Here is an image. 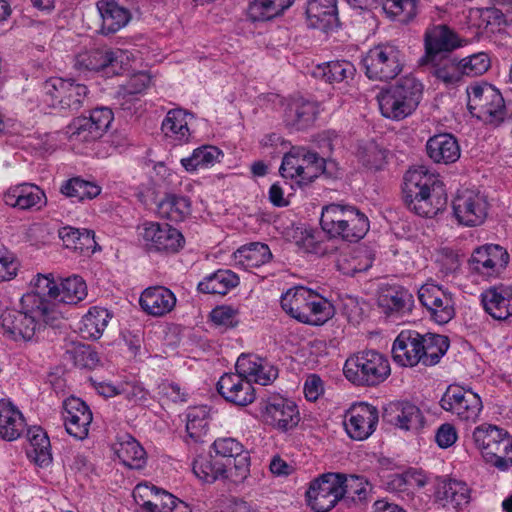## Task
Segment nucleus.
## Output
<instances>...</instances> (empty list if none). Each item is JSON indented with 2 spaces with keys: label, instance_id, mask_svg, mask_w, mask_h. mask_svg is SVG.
Returning <instances> with one entry per match:
<instances>
[{
  "label": "nucleus",
  "instance_id": "obj_1",
  "mask_svg": "<svg viewBox=\"0 0 512 512\" xmlns=\"http://www.w3.org/2000/svg\"><path fill=\"white\" fill-rule=\"evenodd\" d=\"M439 183L438 176L425 166L409 169L403 185L404 200L409 210L425 218H432L442 211L446 198L435 191Z\"/></svg>",
  "mask_w": 512,
  "mask_h": 512
},
{
  "label": "nucleus",
  "instance_id": "obj_2",
  "mask_svg": "<svg viewBox=\"0 0 512 512\" xmlns=\"http://www.w3.org/2000/svg\"><path fill=\"white\" fill-rule=\"evenodd\" d=\"M320 225L330 238L357 242L369 231L367 216L354 206L331 203L322 207Z\"/></svg>",
  "mask_w": 512,
  "mask_h": 512
},
{
  "label": "nucleus",
  "instance_id": "obj_3",
  "mask_svg": "<svg viewBox=\"0 0 512 512\" xmlns=\"http://www.w3.org/2000/svg\"><path fill=\"white\" fill-rule=\"evenodd\" d=\"M423 90V84L416 77L400 78L377 96L381 114L391 120L405 119L417 109Z\"/></svg>",
  "mask_w": 512,
  "mask_h": 512
},
{
  "label": "nucleus",
  "instance_id": "obj_4",
  "mask_svg": "<svg viewBox=\"0 0 512 512\" xmlns=\"http://www.w3.org/2000/svg\"><path fill=\"white\" fill-rule=\"evenodd\" d=\"M472 439L486 462L500 470L512 467V437L506 430L484 423L474 429Z\"/></svg>",
  "mask_w": 512,
  "mask_h": 512
},
{
  "label": "nucleus",
  "instance_id": "obj_5",
  "mask_svg": "<svg viewBox=\"0 0 512 512\" xmlns=\"http://www.w3.org/2000/svg\"><path fill=\"white\" fill-rule=\"evenodd\" d=\"M324 171L325 159L303 146L292 147L284 154L279 168L284 179L300 188L312 184Z\"/></svg>",
  "mask_w": 512,
  "mask_h": 512
},
{
  "label": "nucleus",
  "instance_id": "obj_6",
  "mask_svg": "<svg viewBox=\"0 0 512 512\" xmlns=\"http://www.w3.org/2000/svg\"><path fill=\"white\" fill-rule=\"evenodd\" d=\"M37 303L40 302L36 296L23 295L21 310L8 311L2 315V327L8 337L15 341H30L40 322L48 323L55 319V316H49L35 308Z\"/></svg>",
  "mask_w": 512,
  "mask_h": 512
},
{
  "label": "nucleus",
  "instance_id": "obj_7",
  "mask_svg": "<svg viewBox=\"0 0 512 512\" xmlns=\"http://www.w3.org/2000/svg\"><path fill=\"white\" fill-rule=\"evenodd\" d=\"M347 380L355 385L375 386L391 373L389 360L375 350L359 352L349 357L343 368Z\"/></svg>",
  "mask_w": 512,
  "mask_h": 512
},
{
  "label": "nucleus",
  "instance_id": "obj_8",
  "mask_svg": "<svg viewBox=\"0 0 512 512\" xmlns=\"http://www.w3.org/2000/svg\"><path fill=\"white\" fill-rule=\"evenodd\" d=\"M466 93L468 110L474 117L491 124H498L504 119V98L495 86L476 81L467 86Z\"/></svg>",
  "mask_w": 512,
  "mask_h": 512
},
{
  "label": "nucleus",
  "instance_id": "obj_9",
  "mask_svg": "<svg viewBox=\"0 0 512 512\" xmlns=\"http://www.w3.org/2000/svg\"><path fill=\"white\" fill-rule=\"evenodd\" d=\"M510 261L506 249L497 244H484L476 247L468 261V276L473 282L495 280L504 273Z\"/></svg>",
  "mask_w": 512,
  "mask_h": 512
},
{
  "label": "nucleus",
  "instance_id": "obj_10",
  "mask_svg": "<svg viewBox=\"0 0 512 512\" xmlns=\"http://www.w3.org/2000/svg\"><path fill=\"white\" fill-rule=\"evenodd\" d=\"M43 102L52 108L78 111L84 104L88 89L72 79L53 77L43 84Z\"/></svg>",
  "mask_w": 512,
  "mask_h": 512
},
{
  "label": "nucleus",
  "instance_id": "obj_11",
  "mask_svg": "<svg viewBox=\"0 0 512 512\" xmlns=\"http://www.w3.org/2000/svg\"><path fill=\"white\" fill-rule=\"evenodd\" d=\"M365 73L373 80H390L402 70L403 55L392 44H380L369 49L362 59Z\"/></svg>",
  "mask_w": 512,
  "mask_h": 512
},
{
  "label": "nucleus",
  "instance_id": "obj_12",
  "mask_svg": "<svg viewBox=\"0 0 512 512\" xmlns=\"http://www.w3.org/2000/svg\"><path fill=\"white\" fill-rule=\"evenodd\" d=\"M139 241L148 252L173 254L185 245L183 234L168 223L145 221L139 227Z\"/></svg>",
  "mask_w": 512,
  "mask_h": 512
},
{
  "label": "nucleus",
  "instance_id": "obj_13",
  "mask_svg": "<svg viewBox=\"0 0 512 512\" xmlns=\"http://www.w3.org/2000/svg\"><path fill=\"white\" fill-rule=\"evenodd\" d=\"M212 448L216 456L225 459L228 469V483L239 485L250 475L251 458L250 453L244 445L235 438H217Z\"/></svg>",
  "mask_w": 512,
  "mask_h": 512
},
{
  "label": "nucleus",
  "instance_id": "obj_14",
  "mask_svg": "<svg viewBox=\"0 0 512 512\" xmlns=\"http://www.w3.org/2000/svg\"><path fill=\"white\" fill-rule=\"evenodd\" d=\"M112 121L111 109L96 108L89 117H78L67 126V138L73 146L94 142L103 136Z\"/></svg>",
  "mask_w": 512,
  "mask_h": 512
},
{
  "label": "nucleus",
  "instance_id": "obj_15",
  "mask_svg": "<svg viewBox=\"0 0 512 512\" xmlns=\"http://www.w3.org/2000/svg\"><path fill=\"white\" fill-rule=\"evenodd\" d=\"M340 473H325L313 479L306 491L308 506L315 512H328L343 498Z\"/></svg>",
  "mask_w": 512,
  "mask_h": 512
},
{
  "label": "nucleus",
  "instance_id": "obj_16",
  "mask_svg": "<svg viewBox=\"0 0 512 512\" xmlns=\"http://www.w3.org/2000/svg\"><path fill=\"white\" fill-rule=\"evenodd\" d=\"M453 215L460 225L476 227L484 223L489 203L486 196L475 189L459 190L452 202Z\"/></svg>",
  "mask_w": 512,
  "mask_h": 512
},
{
  "label": "nucleus",
  "instance_id": "obj_17",
  "mask_svg": "<svg viewBox=\"0 0 512 512\" xmlns=\"http://www.w3.org/2000/svg\"><path fill=\"white\" fill-rule=\"evenodd\" d=\"M261 416L267 425L281 432L293 430L301 419L297 404L281 395H271L262 400Z\"/></svg>",
  "mask_w": 512,
  "mask_h": 512
},
{
  "label": "nucleus",
  "instance_id": "obj_18",
  "mask_svg": "<svg viewBox=\"0 0 512 512\" xmlns=\"http://www.w3.org/2000/svg\"><path fill=\"white\" fill-rule=\"evenodd\" d=\"M440 404L445 411L466 422H475L483 408L480 396L470 388L460 385H450Z\"/></svg>",
  "mask_w": 512,
  "mask_h": 512
},
{
  "label": "nucleus",
  "instance_id": "obj_19",
  "mask_svg": "<svg viewBox=\"0 0 512 512\" xmlns=\"http://www.w3.org/2000/svg\"><path fill=\"white\" fill-rule=\"evenodd\" d=\"M418 299L438 324H446L455 316L453 295L443 286L433 282L423 284L418 290Z\"/></svg>",
  "mask_w": 512,
  "mask_h": 512
},
{
  "label": "nucleus",
  "instance_id": "obj_20",
  "mask_svg": "<svg viewBox=\"0 0 512 512\" xmlns=\"http://www.w3.org/2000/svg\"><path fill=\"white\" fill-rule=\"evenodd\" d=\"M379 421L378 409L366 402L353 403L344 413L343 426L352 440L368 439L376 430Z\"/></svg>",
  "mask_w": 512,
  "mask_h": 512
},
{
  "label": "nucleus",
  "instance_id": "obj_21",
  "mask_svg": "<svg viewBox=\"0 0 512 512\" xmlns=\"http://www.w3.org/2000/svg\"><path fill=\"white\" fill-rule=\"evenodd\" d=\"M468 44V40L461 38L447 25H433L424 33L425 54L422 57L424 64L434 63L436 57L442 53H450Z\"/></svg>",
  "mask_w": 512,
  "mask_h": 512
},
{
  "label": "nucleus",
  "instance_id": "obj_22",
  "mask_svg": "<svg viewBox=\"0 0 512 512\" xmlns=\"http://www.w3.org/2000/svg\"><path fill=\"white\" fill-rule=\"evenodd\" d=\"M472 488L463 480L441 477L437 480L434 500L445 509L464 512L473 500Z\"/></svg>",
  "mask_w": 512,
  "mask_h": 512
},
{
  "label": "nucleus",
  "instance_id": "obj_23",
  "mask_svg": "<svg viewBox=\"0 0 512 512\" xmlns=\"http://www.w3.org/2000/svg\"><path fill=\"white\" fill-rule=\"evenodd\" d=\"M377 305L382 315L395 322L411 313L414 297L401 286H384L378 292Z\"/></svg>",
  "mask_w": 512,
  "mask_h": 512
},
{
  "label": "nucleus",
  "instance_id": "obj_24",
  "mask_svg": "<svg viewBox=\"0 0 512 512\" xmlns=\"http://www.w3.org/2000/svg\"><path fill=\"white\" fill-rule=\"evenodd\" d=\"M62 418L66 432L77 440H84L89 434L93 419L88 405L78 397H69L63 403Z\"/></svg>",
  "mask_w": 512,
  "mask_h": 512
},
{
  "label": "nucleus",
  "instance_id": "obj_25",
  "mask_svg": "<svg viewBox=\"0 0 512 512\" xmlns=\"http://www.w3.org/2000/svg\"><path fill=\"white\" fill-rule=\"evenodd\" d=\"M219 394L228 402L235 405L246 406L255 399V390L242 373H227L217 382Z\"/></svg>",
  "mask_w": 512,
  "mask_h": 512
},
{
  "label": "nucleus",
  "instance_id": "obj_26",
  "mask_svg": "<svg viewBox=\"0 0 512 512\" xmlns=\"http://www.w3.org/2000/svg\"><path fill=\"white\" fill-rule=\"evenodd\" d=\"M192 119V114L181 108L169 110L161 124L165 141L174 146L187 144L192 136L190 129Z\"/></svg>",
  "mask_w": 512,
  "mask_h": 512
},
{
  "label": "nucleus",
  "instance_id": "obj_27",
  "mask_svg": "<svg viewBox=\"0 0 512 512\" xmlns=\"http://www.w3.org/2000/svg\"><path fill=\"white\" fill-rule=\"evenodd\" d=\"M236 371L260 385L271 384L278 377V369L270 361L255 354H242L236 362Z\"/></svg>",
  "mask_w": 512,
  "mask_h": 512
},
{
  "label": "nucleus",
  "instance_id": "obj_28",
  "mask_svg": "<svg viewBox=\"0 0 512 512\" xmlns=\"http://www.w3.org/2000/svg\"><path fill=\"white\" fill-rule=\"evenodd\" d=\"M484 310L496 320L512 316V285L496 284L481 293Z\"/></svg>",
  "mask_w": 512,
  "mask_h": 512
},
{
  "label": "nucleus",
  "instance_id": "obj_29",
  "mask_svg": "<svg viewBox=\"0 0 512 512\" xmlns=\"http://www.w3.org/2000/svg\"><path fill=\"white\" fill-rule=\"evenodd\" d=\"M393 417L391 422L398 429L417 434L427 425L424 410L410 401H398L391 406Z\"/></svg>",
  "mask_w": 512,
  "mask_h": 512
},
{
  "label": "nucleus",
  "instance_id": "obj_30",
  "mask_svg": "<svg viewBox=\"0 0 512 512\" xmlns=\"http://www.w3.org/2000/svg\"><path fill=\"white\" fill-rule=\"evenodd\" d=\"M177 302L175 294L164 286L146 288L140 295L142 310L151 316L161 317L170 313Z\"/></svg>",
  "mask_w": 512,
  "mask_h": 512
},
{
  "label": "nucleus",
  "instance_id": "obj_31",
  "mask_svg": "<svg viewBox=\"0 0 512 512\" xmlns=\"http://www.w3.org/2000/svg\"><path fill=\"white\" fill-rule=\"evenodd\" d=\"M4 201L7 205L22 210H39L46 205L47 198L44 191L39 186L31 183H23L9 188L4 195Z\"/></svg>",
  "mask_w": 512,
  "mask_h": 512
},
{
  "label": "nucleus",
  "instance_id": "obj_32",
  "mask_svg": "<svg viewBox=\"0 0 512 512\" xmlns=\"http://www.w3.org/2000/svg\"><path fill=\"white\" fill-rule=\"evenodd\" d=\"M420 334L416 331H402L394 340L392 356L403 367H413L421 361Z\"/></svg>",
  "mask_w": 512,
  "mask_h": 512
},
{
  "label": "nucleus",
  "instance_id": "obj_33",
  "mask_svg": "<svg viewBox=\"0 0 512 512\" xmlns=\"http://www.w3.org/2000/svg\"><path fill=\"white\" fill-rule=\"evenodd\" d=\"M427 154L439 164H450L460 158V146L457 139L448 133L434 135L426 144Z\"/></svg>",
  "mask_w": 512,
  "mask_h": 512
},
{
  "label": "nucleus",
  "instance_id": "obj_34",
  "mask_svg": "<svg viewBox=\"0 0 512 512\" xmlns=\"http://www.w3.org/2000/svg\"><path fill=\"white\" fill-rule=\"evenodd\" d=\"M318 114L319 106L317 103L297 98L287 105L284 120L291 127L305 129L314 123Z\"/></svg>",
  "mask_w": 512,
  "mask_h": 512
},
{
  "label": "nucleus",
  "instance_id": "obj_35",
  "mask_svg": "<svg viewBox=\"0 0 512 512\" xmlns=\"http://www.w3.org/2000/svg\"><path fill=\"white\" fill-rule=\"evenodd\" d=\"M96 6L101 17V32L103 34L119 31L130 20L129 11L114 0H99Z\"/></svg>",
  "mask_w": 512,
  "mask_h": 512
},
{
  "label": "nucleus",
  "instance_id": "obj_36",
  "mask_svg": "<svg viewBox=\"0 0 512 512\" xmlns=\"http://www.w3.org/2000/svg\"><path fill=\"white\" fill-rule=\"evenodd\" d=\"M26 423L21 411L10 401L0 400V437L7 441L18 439Z\"/></svg>",
  "mask_w": 512,
  "mask_h": 512
},
{
  "label": "nucleus",
  "instance_id": "obj_37",
  "mask_svg": "<svg viewBox=\"0 0 512 512\" xmlns=\"http://www.w3.org/2000/svg\"><path fill=\"white\" fill-rule=\"evenodd\" d=\"M336 0H308L306 15L308 26L327 30L337 20Z\"/></svg>",
  "mask_w": 512,
  "mask_h": 512
},
{
  "label": "nucleus",
  "instance_id": "obj_38",
  "mask_svg": "<svg viewBox=\"0 0 512 512\" xmlns=\"http://www.w3.org/2000/svg\"><path fill=\"white\" fill-rule=\"evenodd\" d=\"M224 157L223 151L214 145H201L195 148L191 155L182 158L180 163L185 171L196 173L199 170L210 169L220 163Z\"/></svg>",
  "mask_w": 512,
  "mask_h": 512
},
{
  "label": "nucleus",
  "instance_id": "obj_39",
  "mask_svg": "<svg viewBox=\"0 0 512 512\" xmlns=\"http://www.w3.org/2000/svg\"><path fill=\"white\" fill-rule=\"evenodd\" d=\"M33 290L26 293L25 295H34L39 300V304H36L38 310H41L49 316H54L53 305L50 300L56 301V294L58 292V285L52 274L42 275L38 274L31 281Z\"/></svg>",
  "mask_w": 512,
  "mask_h": 512
},
{
  "label": "nucleus",
  "instance_id": "obj_40",
  "mask_svg": "<svg viewBox=\"0 0 512 512\" xmlns=\"http://www.w3.org/2000/svg\"><path fill=\"white\" fill-rule=\"evenodd\" d=\"M114 451L121 463L130 469H141L146 464V452L131 435L119 437Z\"/></svg>",
  "mask_w": 512,
  "mask_h": 512
},
{
  "label": "nucleus",
  "instance_id": "obj_41",
  "mask_svg": "<svg viewBox=\"0 0 512 512\" xmlns=\"http://www.w3.org/2000/svg\"><path fill=\"white\" fill-rule=\"evenodd\" d=\"M28 457L39 467L46 468L52 463L50 440L46 432L39 426L28 429Z\"/></svg>",
  "mask_w": 512,
  "mask_h": 512
},
{
  "label": "nucleus",
  "instance_id": "obj_42",
  "mask_svg": "<svg viewBox=\"0 0 512 512\" xmlns=\"http://www.w3.org/2000/svg\"><path fill=\"white\" fill-rule=\"evenodd\" d=\"M374 258L371 251L365 247H358L347 252H342L336 262L338 270L348 276L367 271L373 264Z\"/></svg>",
  "mask_w": 512,
  "mask_h": 512
},
{
  "label": "nucleus",
  "instance_id": "obj_43",
  "mask_svg": "<svg viewBox=\"0 0 512 512\" xmlns=\"http://www.w3.org/2000/svg\"><path fill=\"white\" fill-rule=\"evenodd\" d=\"M295 0H251L247 17L253 22H265L282 16Z\"/></svg>",
  "mask_w": 512,
  "mask_h": 512
},
{
  "label": "nucleus",
  "instance_id": "obj_44",
  "mask_svg": "<svg viewBox=\"0 0 512 512\" xmlns=\"http://www.w3.org/2000/svg\"><path fill=\"white\" fill-rule=\"evenodd\" d=\"M239 276L229 269H219L205 276L198 283V290L206 294L226 295L238 286Z\"/></svg>",
  "mask_w": 512,
  "mask_h": 512
},
{
  "label": "nucleus",
  "instance_id": "obj_45",
  "mask_svg": "<svg viewBox=\"0 0 512 512\" xmlns=\"http://www.w3.org/2000/svg\"><path fill=\"white\" fill-rule=\"evenodd\" d=\"M272 253L268 245L260 242H253L238 248L233 253L236 265L251 269L260 267L270 261Z\"/></svg>",
  "mask_w": 512,
  "mask_h": 512
},
{
  "label": "nucleus",
  "instance_id": "obj_46",
  "mask_svg": "<svg viewBox=\"0 0 512 512\" xmlns=\"http://www.w3.org/2000/svg\"><path fill=\"white\" fill-rule=\"evenodd\" d=\"M312 293V290L303 286L290 288L281 297V307L291 317L303 323Z\"/></svg>",
  "mask_w": 512,
  "mask_h": 512
},
{
  "label": "nucleus",
  "instance_id": "obj_47",
  "mask_svg": "<svg viewBox=\"0 0 512 512\" xmlns=\"http://www.w3.org/2000/svg\"><path fill=\"white\" fill-rule=\"evenodd\" d=\"M192 470L195 476L205 483L222 480L228 483L227 465L211 456L200 455L193 461Z\"/></svg>",
  "mask_w": 512,
  "mask_h": 512
},
{
  "label": "nucleus",
  "instance_id": "obj_48",
  "mask_svg": "<svg viewBox=\"0 0 512 512\" xmlns=\"http://www.w3.org/2000/svg\"><path fill=\"white\" fill-rule=\"evenodd\" d=\"M152 83V76L145 71L132 74L117 91V99L125 107L142 96Z\"/></svg>",
  "mask_w": 512,
  "mask_h": 512
},
{
  "label": "nucleus",
  "instance_id": "obj_49",
  "mask_svg": "<svg viewBox=\"0 0 512 512\" xmlns=\"http://www.w3.org/2000/svg\"><path fill=\"white\" fill-rule=\"evenodd\" d=\"M108 46H102L78 53L74 68L81 72H105L108 75Z\"/></svg>",
  "mask_w": 512,
  "mask_h": 512
},
{
  "label": "nucleus",
  "instance_id": "obj_50",
  "mask_svg": "<svg viewBox=\"0 0 512 512\" xmlns=\"http://www.w3.org/2000/svg\"><path fill=\"white\" fill-rule=\"evenodd\" d=\"M355 72L356 69L351 62L342 60L317 65L313 75L330 84H335L347 83L350 79H353Z\"/></svg>",
  "mask_w": 512,
  "mask_h": 512
},
{
  "label": "nucleus",
  "instance_id": "obj_51",
  "mask_svg": "<svg viewBox=\"0 0 512 512\" xmlns=\"http://www.w3.org/2000/svg\"><path fill=\"white\" fill-rule=\"evenodd\" d=\"M421 361L425 366L436 365L449 348V340L439 334H420Z\"/></svg>",
  "mask_w": 512,
  "mask_h": 512
},
{
  "label": "nucleus",
  "instance_id": "obj_52",
  "mask_svg": "<svg viewBox=\"0 0 512 512\" xmlns=\"http://www.w3.org/2000/svg\"><path fill=\"white\" fill-rule=\"evenodd\" d=\"M158 214L171 221H182L191 213V201L188 197L169 193L159 202Z\"/></svg>",
  "mask_w": 512,
  "mask_h": 512
},
{
  "label": "nucleus",
  "instance_id": "obj_53",
  "mask_svg": "<svg viewBox=\"0 0 512 512\" xmlns=\"http://www.w3.org/2000/svg\"><path fill=\"white\" fill-rule=\"evenodd\" d=\"M110 313L101 307H91L82 317L80 333L86 339H98L108 325Z\"/></svg>",
  "mask_w": 512,
  "mask_h": 512
},
{
  "label": "nucleus",
  "instance_id": "obj_54",
  "mask_svg": "<svg viewBox=\"0 0 512 512\" xmlns=\"http://www.w3.org/2000/svg\"><path fill=\"white\" fill-rule=\"evenodd\" d=\"M87 296V284L85 280L72 275L61 280L58 285L56 301L66 304H77Z\"/></svg>",
  "mask_w": 512,
  "mask_h": 512
},
{
  "label": "nucleus",
  "instance_id": "obj_55",
  "mask_svg": "<svg viewBox=\"0 0 512 512\" xmlns=\"http://www.w3.org/2000/svg\"><path fill=\"white\" fill-rule=\"evenodd\" d=\"M296 245L305 253L324 256L329 251L328 241L320 232L313 229H298L295 232Z\"/></svg>",
  "mask_w": 512,
  "mask_h": 512
},
{
  "label": "nucleus",
  "instance_id": "obj_56",
  "mask_svg": "<svg viewBox=\"0 0 512 512\" xmlns=\"http://www.w3.org/2000/svg\"><path fill=\"white\" fill-rule=\"evenodd\" d=\"M382 9L389 19L407 24L418 13V0H383Z\"/></svg>",
  "mask_w": 512,
  "mask_h": 512
},
{
  "label": "nucleus",
  "instance_id": "obj_57",
  "mask_svg": "<svg viewBox=\"0 0 512 512\" xmlns=\"http://www.w3.org/2000/svg\"><path fill=\"white\" fill-rule=\"evenodd\" d=\"M307 306L306 317L303 320L305 324L323 325L334 315L333 305L315 292L312 293Z\"/></svg>",
  "mask_w": 512,
  "mask_h": 512
},
{
  "label": "nucleus",
  "instance_id": "obj_58",
  "mask_svg": "<svg viewBox=\"0 0 512 512\" xmlns=\"http://www.w3.org/2000/svg\"><path fill=\"white\" fill-rule=\"evenodd\" d=\"M66 197L82 201L92 199L100 194V187L92 182L74 177L65 181L60 189Z\"/></svg>",
  "mask_w": 512,
  "mask_h": 512
},
{
  "label": "nucleus",
  "instance_id": "obj_59",
  "mask_svg": "<svg viewBox=\"0 0 512 512\" xmlns=\"http://www.w3.org/2000/svg\"><path fill=\"white\" fill-rule=\"evenodd\" d=\"M108 75L128 71L139 60L137 50L108 47Z\"/></svg>",
  "mask_w": 512,
  "mask_h": 512
},
{
  "label": "nucleus",
  "instance_id": "obj_60",
  "mask_svg": "<svg viewBox=\"0 0 512 512\" xmlns=\"http://www.w3.org/2000/svg\"><path fill=\"white\" fill-rule=\"evenodd\" d=\"M207 406L192 407L187 412L186 431L194 441H200L208 432Z\"/></svg>",
  "mask_w": 512,
  "mask_h": 512
},
{
  "label": "nucleus",
  "instance_id": "obj_61",
  "mask_svg": "<svg viewBox=\"0 0 512 512\" xmlns=\"http://www.w3.org/2000/svg\"><path fill=\"white\" fill-rule=\"evenodd\" d=\"M343 481L342 490L343 498L350 499L354 502L365 500L371 492V485L366 478L357 475H350L346 477L341 474Z\"/></svg>",
  "mask_w": 512,
  "mask_h": 512
},
{
  "label": "nucleus",
  "instance_id": "obj_62",
  "mask_svg": "<svg viewBox=\"0 0 512 512\" xmlns=\"http://www.w3.org/2000/svg\"><path fill=\"white\" fill-rule=\"evenodd\" d=\"M463 76L475 77L486 73L491 66V58L486 52H478L458 60Z\"/></svg>",
  "mask_w": 512,
  "mask_h": 512
},
{
  "label": "nucleus",
  "instance_id": "obj_63",
  "mask_svg": "<svg viewBox=\"0 0 512 512\" xmlns=\"http://www.w3.org/2000/svg\"><path fill=\"white\" fill-rule=\"evenodd\" d=\"M433 74L447 86L457 85L463 77L458 60L453 58H445L435 64Z\"/></svg>",
  "mask_w": 512,
  "mask_h": 512
},
{
  "label": "nucleus",
  "instance_id": "obj_64",
  "mask_svg": "<svg viewBox=\"0 0 512 512\" xmlns=\"http://www.w3.org/2000/svg\"><path fill=\"white\" fill-rule=\"evenodd\" d=\"M435 263L442 277L454 275L460 268L459 255L451 248H441L436 254Z\"/></svg>",
  "mask_w": 512,
  "mask_h": 512
}]
</instances>
